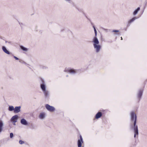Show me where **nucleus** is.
<instances>
[{"label": "nucleus", "instance_id": "f257e3e1", "mask_svg": "<svg viewBox=\"0 0 147 147\" xmlns=\"http://www.w3.org/2000/svg\"><path fill=\"white\" fill-rule=\"evenodd\" d=\"M130 115L131 121H134L133 128L134 133V137L135 138L136 136L137 137L138 135V126L136 125L137 116L134 111L131 112Z\"/></svg>", "mask_w": 147, "mask_h": 147}, {"label": "nucleus", "instance_id": "f03ea898", "mask_svg": "<svg viewBox=\"0 0 147 147\" xmlns=\"http://www.w3.org/2000/svg\"><path fill=\"white\" fill-rule=\"evenodd\" d=\"M93 46L96 53H99L101 48V46L99 45V41L96 37H94L93 40Z\"/></svg>", "mask_w": 147, "mask_h": 147}, {"label": "nucleus", "instance_id": "7ed1b4c3", "mask_svg": "<svg viewBox=\"0 0 147 147\" xmlns=\"http://www.w3.org/2000/svg\"><path fill=\"white\" fill-rule=\"evenodd\" d=\"M40 88L45 97H47L49 96V92L46 90V85L43 81L42 83L40 84Z\"/></svg>", "mask_w": 147, "mask_h": 147}, {"label": "nucleus", "instance_id": "20e7f679", "mask_svg": "<svg viewBox=\"0 0 147 147\" xmlns=\"http://www.w3.org/2000/svg\"><path fill=\"white\" fill-rule=\"evenodd\" d=\"M64 71L69 72L71 74H74L77 72L76 70L68 68H65Z\"/></svg>", "mask_w": 147, "mask_h": 147}, {"label": "nucleus", "instance_id": "39448f33", "mask_svg": "<svg viewBox=\"0 0 147 147\" xmlns=\"http://www.w3.org/2000/svg\"><path fill=\"white\" fill-rule=\"evenodd\" d=\"M45 107L50 112H53L55 110V108L54 107L51 106L48 104L46 105Z\"/></svg>", "mask_w": 147, "mask_h": 147}, {"label": "nucleus", "instance_id": "423d86ee", "mask_svg": "<svg viewBox=\"0 0 147 147\" xmlns=\"http://www.w3.org/2000/svg\"><path fill=\"white\" fill-rule=\"evenodd\" d=\"M83 139L81 136H80V139L78 141V147H81L82 145V143L83 142Z\"/></svg>", "mask_w": 147, "mask_h": 147}, {"label": "nucleus", "instance_id": "0eeeda50", "mask_svg": "<svg viewBox=\"0 0 147 147\" xmlns=\"http://www.w3.org/2000/svg\"><path fill=\"white\" fill-rule=\"evenodd\" d=\"M143 93V90L142 89L140 90L138 92L137 94V97L140 99L141 98Z\"/></svg>", "mask_w": 147, "mask_h": 147}, {"label": "nucleus", "instance_id": "6e6552de", "mask_svg": "<svg viewBox=\"0 0 147 147\" xmlns=\"http://www.w3.org/2000/svg\"><path fill=\"white\" fill-rule=\"evenodd\" d=\"M21 107H16L14 109V112L15 113H17L20 111Z\"/></svg>", "mask_w": 147, "mask_h": 147}, {"label": "nucleus", "instance_id": "1a4fd4ad", "mask_svg": "<svg viewBox=\"0 0 147 147\" xmlns=\"http://www.w3.org/2000/svg\"><path fill=\"white\" fill-rule=\"evenodd\" d=\"M20 123L22 124L25 125H28L27 121L24 119H22L21 120Z\"/></svg>", "mask_w": 147, "mask_h": 147}, {"label": "nucleus", "instance_id": "9d476101", "mask_svg": "<svg viewBox=\"0 0 147 147\" xmlns=\"http://www.w3.org/2000/svg\"><path fill=\"white\" fill-rule=\"evenodd\" d=\"M137 19V18L136 17H135L131 19L128 22V24L127 25V26H130V24L133 22H134L135 20Z\"/></svg>", "mask_w": 147, "mask_h": 147}, {"label": "nucleus", "instance_id": "9b49d317", "mask_svg": "<svg viewBox=\"0 0 147 147\" xmlns=\"http://www.w3.org/2000/svg\"><path fill=\"white\" fill-rule=\"evenodd\" d=\"M2 49L3 51L6 53L7 54H10V52L8 51L7 49H6V47L4 46H3L2 47Z\"/></svg>", "mask_w": 147, "mask_h": 147}, {"label": "nucleus", "instance_id": "f8f14e48", "mask_svg": "<svg viewBox=\"0 0 147 147\" xmlns=\"http://www.w3.org/2000/svg\"><path fill=\"white\" fill-rule=\"evenodd\" d=\"M45 117V114L44 113H40L39 115V118L40 119H44Z\"/></svg>", "mask_w": 147, "mask_h": 147}, {"label": "nucleus", "instance_id": "ddd939ff", "mask_svg": "<svg viewBox=\"0 0 147 147\" xmlns=\"http://www.w3.org/2000/svg\"><path fill=\"white\" fill-rule=\"evenodd\" d=\"M102 113L100 112H98L96 115L95 117L96 119L100 118L102 116Z\"/></svg>", "mask_w": 147, "mask_h": 147}, {"label": "nucleus", "instance_id": "4468645a", "mask_svg": "<svg viewBox=\"0 0 147 147\" xmlns=\"http://www.w3.org/2000/svg\"><path fill=\"white\" fill-rule=\"evenodd\" d=\"M18 118V116L17 115H15L12 117L11 119V121H13L14 120H16Z\"/></svg>", "mask_w": 147, "mask_h": 147}, {"label": "nucleus", "instance_id": "2eb2a0df", "mask_svg": "<svg viewBox=\"0 0 147 147\" xmlns=\"http://www.w3.org/2000/svg\"><path fill=\"white\" fill-rule=\"evenodd\" d=\"M140 10V8L139 7H138L137 9L135 10L134 12H133V15H136L137 13H138V11Z\"/></svg>", "mask_w": 147, "mask_h": 147}, {"label": "nucleus", "instance_id": "dca6fc26", "mask_svg": "<svg viewBox=\"0 0 147 147\" xmlns=\"http://www.w3.org/2000/svg\"><path fill=\"white\" fill-rule=\"evenodd\" d=\"M14 108L12 106H10L9 107V110L10 111H12L13 110L14 111Z\"/></svg>", "mask_w": 147, "mask_h": 147}, {"label": "nucleus", "instance_id": "f3484780", "mask_svg": "<svg viewBox=\"0 0 147 147\" xmlns=\"http://www.w3.org/2000/svg\"><path fill=\"white\" fill-rule=\"evenodd\" d=\"M20 48L21 49L23 50L24 51H27L28 50V49L27 48L24 47L23 46H20Z\"/></svg>", "mask_w": 147, "mask_h": 147}, {"label": "nucleus", "instance_id": "a211bd4d", "mask_svg": "<svg viewBox=\"0 0 147 147\" xmlns=\"http://www.w3.org/2000/svg\"><path fill=\"white\" fill-rule=\"evenodd\" d=\"M93 27L94 29L95 36H96L97 35V31L95 27L94 26H93Z\"/></svg>", "mask_w": 147, "mask_h": 147}, {"label": "nucleus", "instance_id": "6ab92c4d", "mask_svg": "<svg viewBox=\"0 0 147 147\" xmlns=\"http://www.w3.org/2000/svg\"><path fill=\"white\" fill-rule=\"evenodd\" d=\"M19 143L20 144H22L24 143V142L22 140H20L19 141Z\"/></svg>", "mask_w": 147, "mask_h": 147}, {"label": "nucleus", "instance_id": "aec40b11", "mask_svg": "<svg viewBox=\"0 0 147 147\" xmlns=\"http://www.w3.org/2000/svg\"><path fill=\"white\" fill-rule=\"evenodd\" d=\"M13 136V134L12 133H11L10 134V137L11 138H12Z\"/></svg>", "mask_w": 147, "mask_h": 147}, {"label": "nucleus", "instance_id": "412c9836", "mask_svg": "<svg viewBox=\"0 0 147 147\" xmlns=\"http://www.w3.org/2000/svg\"><path fill=\"white\" fill-rule=\"evenodd\" d=\"M119 30H113L112 31V32H119Z\"/></svg>", "mask_w": 147, "mask_h": 147}, {"label": "nucleus", "instance_id": "4be33fe9", "mask_svg": "<svg viewBox=\"0 0 147 147\" xmlns=\"http://www.w3.org/2000/svg\"><path fill=\"white\" fill-rule=\"evenodd\" d=\"M13 125H16V122L17 121H13Z\"/></svg>", "mask_w": 147, "mask_h": 147}, {"label": "nucleus", "instance_id": "5701e85b", "mask_svg": "<svg viewBox=\"0 0 147 147\" xmlns=\"http://www.w3.org/2000/svg\"><path fill=\"white\" fill-rule=\"evenodd\" d=\"M14 58L16 60H18L19 59L18 57L15 56H14Z\"/></svg>", "mask_w": 147, "mask_h": 147}, {"label": "nucleus", "instance_id": "b1692460", "mask_svg": "<svg viewBox=\"0 0 147 147\" xmlns=\"http://www.w3.org/2000/svg\"><path fill=\"white\" fill-rule=\"evenodd\" d=\"M67 2L69 3H70L71 2V0H65Z\"/></svg>", "mask_w": 147, "mask_h": 147}, {"label": "nucleus", "instance_id": "393cba45", "mask_svg": "<svg viewBox=\"0 0 147 147\" xmlns=\"http://www.w3.org/2000/svg\"><path fill=\"white\" fill-rule=\"evenodd\" d=\"M41 68H43V69H44V68H46V67H43L42 66H41Z\"/></svg>", "mask_w": 147, "mask_h": 147}, {"label": "nucleus", "instance_id": "a878e982", "mask_svg": "<svg viewBox=\"0 0 147 147\" xmlns=\"http://www.w3.org/2000/svg\"><path fill=\"white\" fill-rule=\"evenodd\" d=\"M120 34L119 33L115 34V35H120Z\"/></svg>", "mask_w": 147, "mask_h": 147}, {"label": "nucleus", "instance_id": "bb28decb", "mask_svg": "<svg viewBox=\"0 0 147 147\" xmlns=\"http://www.w3.org/2000/svg\"><path fill=\"white\" fill-rule=\"evenodd\" d=\"M121 40H122L123 39L121 37Z\"/></svg>", "mask_w": 147, "mask_h": 147}, {"label": "nucleus", "instance_id": "cd10ccee", "mask_svg": "<svg viewBox=\"0 0 147 147\" xmlns=\"http://www.w3.org/2000/svg\"><path fill=\"white\" fill-rule=\"evenodd\" d=\"M82 147H84L82 146Z\"/></svg>", "mask_w": 147, "mask_h": 147}]
</instances>
